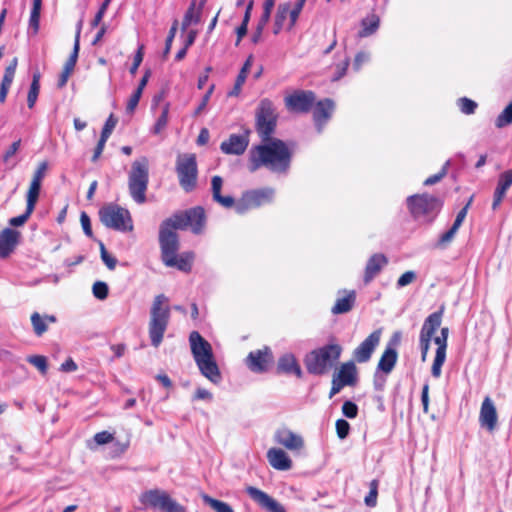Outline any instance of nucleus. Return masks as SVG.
<instances>
[{"mask_svg": "<svg viewBox=\"0 0 512 512\" xmlns=\"http://www.w3.org/2000/svg\"><path fill=\"white\" fill-rule=\"evenodd\" d=\"M249 170L265 167L273 173L286 174L291 165L292 151L284 141L273 138L252 146L248 154Z\"/></svg>", "mask_w": 512, "mask_h": 512, "instance_id": "1", "label": "nucleus"}, {"mask_svg": "<svg viewBox=\"0 0 512 512\" xmlns=\"http://www.w3.org/2000/svg\"><path fill=\"white\" fill-rule=\"evenodd\" d=\"M189 343L193 358L201 374L212 383L218 384L222 377L218 365L214 360L210 343L197 331H192L190 333Z\"/></svg>", "mask_w": 512, "mask_h": 512, "instance_id": "2", "label": "nucleus"}, {"mask_svg": "<svg viewBox=\"0 0 512 512\" xmlns=\"http://www.w3.org/2000/svg\"><path fill=\"white\" fill-rule=\"evenodd\" d=\"M171 316L169 299L164 294L156 295L150 308L148 332L151 344L157 348L163 341Z\"/></svg>", "mask_w": 512, "mask_h": 512, "instance_id": "3", "label": "nucleus"}, {"mask_svg": "<svg viewBox=\"0 0 512 512\" xmlns=\"http://www.w3.org/2000/svg\"><path fill=\"white\" fill-rule=\"evenodd\" d=\"M342 348L338 344H327L314 349L305 357L306 369L313 375L326 374L339 360Z\"/></svg>", "mask_w": 512, "mask_h": 512, "instance_id": "4", "label": "nucleus"}, {"mask_svg": "<svg viewBox=\"0 0 512 512\" xmlns=\"http://www.w3.org/2000/svg\"><path fill=\"white\" fill-rule=\"evenodd\" d=\"M149 183V160L142 156L131 165L128 173V188L131 198L138 204L146 201V191Z\"/></svg>", "mask_w": 512, "mask_h": 512, "instance_id": "5", "label": "nucleus"}, {"mask_svg": "<svg viewBox=\"0 0 512 512\" xmlns=\"http://www.w3.org/2000/svg\"><path fill=\"white\" fill-rule=\"evenodd\" d=\"M406 202L412 217L420 222L433 221L442 207L440 199L429 194L411 195Z\"/></svg>", "mask_w": 512, "mask_h": 512, "instance_id": "6", "label": "nucleus"}, {"mask_svg": "<svg viewBox=\"0 0 512 512\" xmlns=\"http://www.w3.org/2000/svg\"><path fill=\"white\" fill-rule=\"evenodd\" d=\"M99 217L103 225L120 232H130L133 230V222L130 212L115 204H109L102 207L99 211Z\"/></svg>", "mask_w": 512, "mask_h": 512, "instance_id": "7", "label": "nucleus"}, {"mask_svg": "<svg viewBox=\"0 0 512 512\" xmlns=\"http://www.w3.org/2000/svg\"><path fill=\"white\" fill-rule=\"evenodd\" d=\"M146 507L160 512H186V508L164 490L151 489L143 492L139 498Z\"/></svg>", "mask_w": 512, "mask_h": 512, "instance_id": "8", "label": "nucleus"}, {"mask_svg": "<svg viewBox=\"0 0 512 512\" xmlns=\"http://www.w3.org/2000/svg\"><path fill=\"white\" fill-rule=\"evenodd\" d=\"M176 173L179 184L185 192L196 188L198 168L196 155L193 153L179 154L176 160Z\"/></svg>", "mask_w": 512, "mask_h": 512, "instance_id": "9", "label": "nucleus"}, {"mask_svg": "<svg viewBox=\"0 0 512 512\" xmlns=\"http://www.w3.org/2000/svg\"><path fill=\"white\" fill-rule=\"evenodd\" d=\"M277 124V114L269 99L261 100L256 111V132L262 141L273 139L271 136Z\"/></svg>", "mask_w": 512, "mask_h": 512, "instance_id": "10", "label": "nucleus"}, {"mask_svg": "<svg viewBox=\"0 0 512 512\" xmlns=\"http://www.w3.org/2000/svg\"><path fill=\"white\" fill-rule=\"evenodd\" d=\"M274 197L275 190L271 187L249 190L242 194L234 208L238 214H244L248 210L272 203Z\"/></svg>", "mask_w": 512, "mask_h": 512, "instance_id": "11", "label": "nucleus"}, {"mask_svg": "<svg viewBox=\"0 0 512 512\" xmlns=\"http://www.w3.org/2000/svg\"><path fill=\"white\" fill-rule=\"evenodd\" d=\"M169 219L176 225V228L185 230L189 227L194 234L202 233L206 223L205 211L200 206L174 214Z\"/></svg>", "mask_w": 512, "mask_h": 512, "instance_id": "12", "label": "nucleus"}, {"mask_svg": "<svg viewBox=\"0 0 512 512\" xmlns=\"http://www.w3.org/2000/svg\"><path fill=\"white\" fill-rule=\"evenodd\" d=\"M176 225L168 218L162 222L159 230V243L162 261L175 255L179 249Z\"/></svg>", "mask_w": 512, "mask_h": 512, "instance_id": "13", "label": "nucleus"}, {"mask_svg": "<svg viewBox=\"0 0 512 512\" xmlns=\"http://www.w3.org/2000/svg\"><path fill=\"white\" fill-rule=\"evenodd\" d=\"M285 106L291 112L306 113L315 101V95L311 91H295L285 97Z\"/></svg>", "mask_w": 512, "mask_h": 512, "instance_id": "14", "label": "nucleus"}, {"mask_svg": "<svg viewBox=\"0 0 512 512\" xmlns=\"http://www.w3.org/2000/svg\"><path fill=\"white\" fill-rule=\"evenodd\" d=\"M273 362V354L269 347L251 351L246 358L247 367L255 373H264Z\"/></svg>", "mask_w": 512, "mask_h": 512, "instance_id": "15", "label": "nucleus"}, {"mask_svg": "<svg viewBox=\"0 0 512 512\" xmlns=\"http://www.w3.org/2000/svg\"><path fill=\"white\" fill-rule=\"evenodd\" d=\"M246 493L261 509L266 512H286L285 508L278 501L256 487L248 486L246 488Z\"/></svg>", "mask_w": 512, "mask_h": 512, "instance_id": "16", "label": "nucleus"}, {"mask_svg": "<svg viewBox=\"0 0 512 512\" xmlns=\"http://www.w3.org/2000/svg\"><path fill=\"white\" fill-rule=\"evenodd\" d=\"M400 336L401 335L399 332H396L393 335L394 343H389L386 346V348L383 351V353L380 357V360L378 362L376 372L384 373L385 375H388L392 372V370L394 369V367L397 363V359H398V353L395 348V345L399 341Z\"/></svg>", "mask_w": 512, "mask_h": 512, "instance_id": "17", "label": "nucleus"}, {"mask_svg": "<svg viewBox=\"0 0 512 512\" xmlns=\"http://www.w3.org/2000/svg\"><path fill=\"white\" fill-rule=\"evenodd\" d=\"M249 134V130L243 134H231L227 140L221 143V151L228 155H242L249 145Z\"/></svg>", "mask_w": 512, "mask_h": 512, "instance_id": "18", "label": "nucleus"}, {"mask_svg": "<svg viewBox=\"0 0 512 512\" xmlns=\"http://www.w3.org/2000/svg\"><path fill=\"white\" fill-rule=\"evenodd\" d=\"M381 331L372 332L360 345L354 350L353 356L358 363H365L370 360L372 353L380 342Z\"/></svg>", "mask_w": 512, "mask_h": 512, "instance_id": "19", "label": "nucleus"}, {"mask_svg": "<svg viewBox=\"0 0 512 512\" xmlns=\"http://www.w3.org/2000/svg\"><path fill=\"white\" fill-rule=\"evenodd\" d=\"M334 111V102L330 99L319 101L314 107L313 119L318 132L323 130L324 125L331 118Z\"/></svg>", "mask_w": 512, "mask_h": 512, "instance_id": "20", "label": "nucleus"}, {"mask_svg": "<svg viewBox=\"0 0 512 512\" xmlns=\"http://www.w3.org/2000/svg\"><path fill=\"white\" fill-rule=\"evenodd\" d=\"M480 425L489 431H493L497 425V411L493 401L486 397L480 408Z\"/></svg>", "mask_w": 512, "mask_h": 512, "instance_id": "21", "label": "nucleus"}, {"mask_svg": "<svg viewBox=\"0 0 512 512\" xmlns=\"http://www.w3.org/2000/svg\"><path fill=\"white\" fill-rule=\"evenodd\" d=\"M388 264L387 257L382 253L373 254L367 261L363 281L369 284Z\"/></svg>", "mask_w": 512, "mask_h": 512, "instance_id": "22", "label": "nucleus"}, {"mask_svg": "<svg viewBox=\"0 0 512 512\" xmlns=\"http://www.w3.org/2000/svg\"><path fill=\"white\" fill-rule=\"evenodd\" d=\"M20 233L11 228H5L0 233V258L5 259L15 250Z\"/></svg>", "mask_w": 512, "mask_h": 512, "instance_id": "23", "label": "nucleus"}, {"mask_svg": "<svg viewBox=\"0 0 512 512\" xmlns=\"http://www.w3.org/2000/svg\"><path fill=\"white\" fill-rule=\"evenodd\" d=\"M275 441L287 448L288 450H300L304 446V441L301 436L295 434L289 429L277 430L274 436Z\"/></svg>", "mask_w": 512, "mask_h": 512, "instance_id": "24", "label": "nucleus"}, {"mask_svg": "<svg viewBox=\"0 0 512 512\" xmlns=\"http://www.w3.org/2000/svg\"><path fill=\"white\" fill-rule=\"evenodd\" d=\"M267 459L269 464L276 470L287 471L292 467V460L280 448H270L267 451Z\"/></svg>", "mask_w": 512, "mask_h": 512, "instance_id": "25", "label": "nucleus"}, {"mask_svg": "<svg viewBox=\"0 0 512 512\" xmlns=\"http://www.w3.org/2000/svg\"><path fill=\"white\" fill-rule=\"evenodd\" d=\"M333 376L344 386H355L358 380L355 363L352 361L343 363Z\"/></svg>", "mask_w": 512, "mask_h": 512, "instance_id": "26", "label": "nucleus"}, {"mask_svg": "<svg viewBox=\"0 0 512 512\" xmlns=\"http://www.w3.org/2000/svg\"><path fill=\"white\" fill-rule=\"evenodd\" d=\"M193 259V252H183L179 255L176 253L175 255L164 260L163 263L167 267H175L180 271L190 272L192 268Z\"/></svg>", "mask_w": 512, "mask_h": 512, "instance_id": "27", "label": "nucleus"}, {"mask_svg": "<svg viewBox=\"0 0 512 512\" xmlns=\"http://www.w3.org/2000/svg\"><path fill=\"white\" fill-rule=\"evenodd\" d=\"M277 369L281 373L295 374L298 378L302 377L301 367L292 353H285L279 358Z\"/></svg>", "mask_w": 512, "mask_h": 512, "instance_id": "28", "label": "nucleus"}, {"mask_svg": "<svg viewBox=\"0 0 512 512\" xmlns=\"http://www.w3.org/2000/svg\"><path fill=\"white\" fill-rule=\"evenodd\" d=\"M223 185V179L220 176H213L211 180L212 197L215 202L223 206L224 208L235 207V200L232 196H222L221 188Z\"/></svg>", "mask_w": 512, "mask_h": 512, "instance_id": "29", "label": "nucleus"}, {"mask_svg": "<svg viewBox=\"0 0 512 512\" xmlns=\"http://www.w3.org/2000/svg\"><path fill=\"white\" fill-rule=\"evenodd\" d=\"M443 308L430 314L424 321L420 331V337L432 338L435 331L440 327L442 322Z\"/></svg>", "mask_w": 512, "mask_h": 512, "instance_id": "30", "label": "nucleus"}, {"mask_svg": "<svg viewBox=\"0 0 512 512\" xmlns=\"http://www.w3.org/2000/svg\"><path fill=\"white\" fill-rule=\"evenodd\" d=\"M345 292V296L338 298L335 305L332 307L331 312L335 315L344 314L349 312L354 306L356 300L355 291Z\"/></svg>", "mask_w": 512, "mask_h": 512, "instance_id": "31", "label": "nucleus"}, {"mask_svg": "<svg viewBox=\"0 0 512 512\" xmlns=\"http://www.w3.org/2000/svg\"><path fill=\"white\" fill-rule=\"evenodd\" d=\"M253 63V57L249 56L243 64L234 84L233 89L228 93L229 96L236 97L240 94L243 84Z\"/></svg>", "mask_w": 512, "mask_h": 512, "instance_id": "32", "label": "nucleus"}, {"mask_svg": "<svg viewBox=\"0 0 512 512\" xmlns=\"http://www.w3.org/2000/svg\"><path fill=\"white\" fill-rule=\"evenodd\" d=\"M82 24H83L82 20H80L77 23L73 51H72L69 59L66 61L64 68H63V70L68 71L70 73H72V71L74 70L76 62H77V58H78V53H79V49H80V34H81V30H82Z\"/></svg>", "mask_w": 512, "mask_h": 512, "instance_id": "33", "label": "nucleus"}, {"mask_svg": "<svg viewBox=\"0 0 512 512\" xmlns=\"http://www.w3.org/2000/svg\"><path fill=\"white\" fill-rule=\"evenodd\" d=\"M380 19L376 14L368 15L361 22L362 29L359 32L360 37H368L375 33L379 28Z\"/></svg>", "mask_w": 512, "mask_h": 512, "instance_id": "34", "label": "nucleus"}, {"mask_svg": "<svg viewBox=\"0 0 512 512\" xmlns=\"http://www.w3.org/2000/svg\"><path fill=\"white\" fill-rule=\"evenodd\" d=\"M202 500L215 512H234L233 508L228 503L214 499L207 494L202 495Z\"/></svg>", "mask_w": 512, "mask_h": 512, "instance_id": "35", "label": "nucleus"}, {"mask_svg": "<svg viewBox=\"0 0 512 512\" xmlns=\"http://www.w3.org/2000/svg\"><path fill=\"white\" fill-rule=\"evenodd\" d=\"M169 110H170V104L165 103V105L162 108V112L160 116L157 118L153 128L152 133L153 134H160L167 126L168 120H169Z\"/></svg>", "mask_w": 512, "mask_h": 512, "instance_id": "36", "label": "nucleus"}, {"mask_svg": "<svg viewBox=\"0 0 512 512\" xmlns=\"http://www.w3.org/2000/svg\"><path fill=\"white\" fill-rule=\"evenodd\" d=\"M40 189H41V183L31 181L29 189L27 191V195H26V202H27L26 206L29 207V210L35 209L36 203L39 198Z\"/></svg>", "mask_w": 512, "mask_h": 512, "instance_id": "37", "label": "nucleus"}, {"mask_svg": "<svg viewBox=\"0 0 512 512\" xmlns=\"http://www.w3.org/2000/svg\"><path fill=\"white\" fill-rule=\"evenodd\" d=\"M456 105L458 109L465 115L474 114L478 107V104L474 100L467 97H460L457 99Z\"/></svg>", "mask_w": 512, "mask_h": 512, "instance_id": "38", "label": "nucleus"}, {"mask_svg": "<svg viewBox=\"0 0 512 512\" xmlns=\"http://www.w3.org/2000/svg\"><path fill=\"white\" fill-rule=\"evenodd\" d=\"M42 7V0H33V7L31 9L29 26L33 28L34 33L39 29L40 11Z\"/></svg>", "mask_w": 512, "mask_h": 512, "instance_id": "39", "label": "nucleus"}, {"mask_svg": "<svg viewBox=\"0 0 512 512\" xmlns=\"http://www.w3.org/2000/svg\"><path fill=\"white\" fill-rule=\"evenodd\" d=\"M458 230H459L458 228H456L452 225L449 230L444 232L439 237V239L435 243V247L438 249H446L453 241Z\"/></svg>", "mask_w": 512, "mask_h": 512, "instance_id": "40", "label": "nucleus"}, {"mask_svg": "<svg viewBox=\"0 0 512 512\" xmlns=\"http://www.w3.org/2000/svg\"><path fill=\"white\" fill-rule=\"evenodd\" d=\"M31 323L33 331L37 336L43 335L48 329L46 319H44L38 312H34L31 315Z\"/></svg>", "mask_w": 512, "mask_h": 512, "instance_id": "41", "label": "nucleus"}, {"mask_svg": "<svg viewBox=\"0 0 512 512\" xmlns=\"http://www.w3.org/2000/svg\"><path fill=\"white\" fill-rule=\"evenodd\" d=\"M40 84H39V75H33L32 83L30 85V89L27 96V104L29 108H33L39 94Z\"/></svg>", "mask_w": 512, "mask_h": 512, "instance_id": "42", "label": "nucleus"}, {"mask_svg": "<svg viewBox=\"0 0 512 512\" xmlns=\"http://www.w3.org/2000/svg\"><path fill=\"white\" fill-rule=\"evenodd\" d=\"M199 21L200 12L195 10L194 4H192L184 15L182 29L186 30L189 26L192 24H197Z\"/></svg>", "mask_w": 512, "mask_h": 512, "instance_id": "43", "label": "nucleus"}, {"mask_svg": "<svg viewBox=\"0 0 512 512\" xmlns=\"http://www.w3.org/2000/svg\"><path fill=\"white\" fill-rule=\"evenodd\" d=\"M512 123V102L498 115L495 120L497 128H503Z\"/></svg>", "mask_w": 512, "mask_h": 512, "instance_id": "44", "label": "nucleus"}, {"mask_svg": "<svg viewBox=\"0 0 512 512\" xmlns=\"http://www.w3.org/2000/svg\"><path fill=\"white\" fill-rule=\"evenodd\" d=\"M92 293L98 300H105L108 297L109 287L103 281H96L92 286Z\"/></svg>", "mask_w": 512, "mask_h": 512, "instance_id": "45", "label": "nucleus"}, {"mask_svg": "<svg viewBox=\"0 0 512 512\" xmlns=\"http://www.w3.org/2000/svg\"><path fill=\"white\" fill-rule=\"evenodd\" d=\"M445 359H446V354L442 353V349L440 351H436L432 369H431V373H432L433 377H435V378L440 377L441 368L445 362Z\"/></svg>", "mask_w": 512, "mask_h": 512, "instance_id": "46", "label": "nucleus"}, {"mask_svg": "<svg viewBox=\"0 0 512 512\" xmlns=\"http://www.w3.org/2000/svg\"><path fill=\"white\" fill-rule=\"evenodd\" d=\"M27 361L35 366L42 374H45L48 368L47 359L42 355H32L27 358Z\"/></svg>", "mask_w": 512, "mask_h": 512, "instance_id": "47", "label": "nucleus"}, {"mask_svg": "<svg viewBox=\"0 0 512 512\" xmlns=\"http://www.w3.org/2000/svg\"><path fill=\"white\" fill-rule=\"evenodd\" d=\"M306 3V0H296L294 6L290 9V12H289V18H290V25L289 27L292 28L297 20H298V17L304 7Z\"/></svg>", "mask_w": 512, "mask_h": 512, "instance_id": "48", "label": "nucleus"}, {"mask_svg": "<svg viewBox=\"0 0 512 512\" xmlns=\"http://www.w3.org/2000/svg\"><path fill=\"white\" fill-rule=\"evenodd\" d=\"M290 12V5L288 3L280 4L277 9L275 24L278 26V29L275 31L277 33L281 28L283 21L286 19L287 15Z\"/></svg>", "mask_w": 512, "mask_h": 512, "instance_id": "49", "label": "nucleus"}, {"mask_svg": "<svg viewBox=\"0 0 512 512\" xmlns=\"http://www.w3.org/2000/svg\"><path fill=\"white\" fill-rule=\"evenodd\" d=\"M100 252H101V259L104 262V264L107 266L109 270H114L117 264V259L110 255L104 244L100 243Z\"/></svg>", "mask_w": 512, "mask_h": 512, "instance_id": "50", "label": "nucleus"}, {"mask_svg": "<svg viewBox=\"0 0 512 512\" xmlns=\"http://www.w3.org/2000/svg\"><path fill=\"white\" fill-rule=\"evenodd\" d=\"M117 124V119L114 117L113 114H111L108 119L106 120L104 127L101 132L100 138H103L105 140H108L110 137L112 131L114 130L115 126Z\"/></svg>", "mask_w": 512, "mask_h": 512, "instance_id": "51", "label": "nucleus"}, {"mask_svg": "<svg viewBox=\"0 0 512 512\" xmlns=\"http://www.w3.org/2000/svg\"><path fill=\"white\" fill-rule=\"evenodd\" d=\"M33 211H34V209L29 210V207L26 206L25 212L22 215L11 218L9 220V224L13 227H19V226L24 225L27 222V220L29 219V217L31 216V214L33 213Z\"/></svg>", "mask_w": 512, "mask_h": 512, "instance_id": "52", "label": "nucleus"}, {"mask_svg": "<svg viewBox=\"0 0 512 512\" xmlns=\"http://www.w3.org/2000/svg\"><path fill=\"white\" fill-rule=\"evenodd\" d=\"M342 413L345 417L353 419L357 417L358 407L352 401H345L342 405Z\"/></svg>", "mask_w": 512, "mask_h": 512, "instance_id": "53", "label": "nucleus"}, {"mask_svg": "<svg viewBox=\"0 0 512 512\" xmlns=\"http://www.w3.org/2000/svg\"><path fill=\"white\" fill-rule=\"evenodd\" d=\"M512 185V169L507 170L500 174L498 179V184L500 188H503L504 190H508L510 186Z\"/></svg>", "mask_w": 512, "mask_h": 512, "instance_id": "54", "label": "nucleus"}, {"mask_svg": "<svg viewBox=\"0 0 512 512\" xmlns=\"http://www.w3.org/2000/svg\"><path fill=\"white\" fill-rule=\"evenodd\" d=\"M350 431L349 423L344 419H338L336 421V432L340 439H345Z\"/></svg>", "mask_w": 512, "mask_h": 512, "instance_id": "55", "label": "nucleus"}, {"mask_svg": "<svg viewBox=\"0 0 512 512\" xmlns=\"http://www.w3.org/2000/svg\"><path fill=\"white\" fill-rule=\"evenodd\" d=\"M142 96V93L140 91L135 90L133 94L130 96L127 106H126V112L128 114H133L139 101Z\"/></svg>", "mask_w": 512, "mask_h": 512, "instance_id": "56", "label": "nucleus"}, {"mask_svg": "<svg viewBox=\"0 0 512 512\" xmlns=\"http://www.w3.org/2000/svg\"><path fill=\"white\" fill-rule=\"evenodd\" d=\"M143 50H144V46L143 45H139L138 50H137V52L134 55L133 64H132V66L129 69V71H130V73L132 75H134L137 72L140 64L143 61V56H144Z\"/></svg>", "mask_w": 512, "mask_h": 512, "instance_id": "57", "label": "nucleus"}, {"mask_svg": "<svg viewBox=\"0 0 512 512\" xmlns=\"http://www.w3.org/2000/svg\"><path fill=\"white\" fill-rule=\"evenodd\" d=\"M416 279V273L414 271H406L397 280V287L402 288L411 284Z\"/></svg>", "mask_w": 512, "mask_h": 512, "instance_id": "58", "label": "nucleus"}, {"mask_svg": "<svg viewBox=\"0 0 512 512\" xmlns=\"http://www.w3.org/2000/svg\"><path fill=\"white\" fill-rule=\"evenodd\" d=\"M110 2H111V0H104L103 3L101 4L98 12L96 13L94 19L91 22V26L93 28L97 27L100 24V22L102 21Z\"/></svg>", "mask_w": 512, "mask_h": 512, "instance_id": "59", "label": "nucleus"}, {"mask_svg": "<svg viewBox=\"0 0 512 512\" xmlns=\"http://www.w3.org/2000/svg\"><path fill=\"white\" fill-rule=\"evenodd\" d=\"M348 64H349V60L346 57L339 64L336 65V72H335L334 76L332 77L333 81H337L345 75Z\"/></svg>", "mask_w": 512, "mask_h": 512, "instance_id": "60", "label": "nucleus"}, {"mask_svg": "<svg viewBox=\"0 0 512 512\" xmlns=\"http://www.w3.org/2000/svg\"><path fill=\"white\" fill-rule=\"evenodd\" d=\"M80 222H81V226H82V229H83L85 235L88 237H92L93 232H92V228H91L90 217L85 212L81 213Z\"/></svg>", "mask_w": 512, "mask_h": 512, "instance_id": "61", "label": "nucleus"}, {"mask_svg": "<svg viewBox=\"0 0 512 512\" xmlns=\"http://www.w3.org/2000/svg\"><path fill=\"white\" fill-rule=\"evenodd\" d=\"M370 60V54L367 52H359L354 59L353 68L358 71L361 66Z\"/></svg>", "mask_w": 512, "mask_h": 512, "instance_id": "62", "label": "nucleus"}, {"mask_svg": "<svg viewBox=\"0 0 512 512\" xmlns=\"http://www.w3.org/2000/svg\"><path fill=\"white\" fill-rule=\"evenodd\" d=\"M506 192L507 191L504 190L503 188H500L499 186L496 187L492 203L493 210H496L499 207L503 198L505 197Z\"/></svg>", "mask_w": 512, "mask_h": 512, "instance_id": "63", "label": "nucleus"}, {"mask_svg": "<svg viewBox=\"0 0 512 512\" xmlns=\"http://www.w3.org/2000/svg\"><path fill=\"white\" fill-rule=\"evenodd\" d=\"M94 440L98 445H103L113 440V435L107 431L98 432L94 436Z\"/></svg>", "mask_w": 512, "mask_h": 512, "instance_id": "64", "label": "nucleus"}]
</instances>
